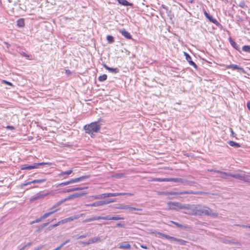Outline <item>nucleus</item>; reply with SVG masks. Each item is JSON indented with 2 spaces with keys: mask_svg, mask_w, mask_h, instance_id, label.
<instances>
[{
  "mask_svg": "<svg viewBox=\"0 0 250 250\" xmlns=\"http://www.w3.org/2000/svg\"><path fill=\"white\" fill-rule=\"evenodd\" d=\"M214 171L215 172H217L218 173L221 174L222 177L223 178H227L228 176H231L234 178H235L238 179H240L241 180L244 181L245 182H250V176L248 175H246L245 174H233L231 173H228L224 172H222L219 170H210V171Z\"/></svg>",
  "mask_w": 250,
  "mask_h": 250,
  "instance_id": "f257e3e1",
  "label": "nucleus"
},
{
  "mask_svg": "<svg viewBox=\"0 0 250 250\" xmlns=\"http://www.w3.org/2000/svg\"><path fill=\"white\" fill-rule=\"evenodd\" d=\"M203 214L211 216L214 217L218 216V213L216 212H214L210 208L198 205L197 215H202Z\"/></svg>",
  "mask_w": 250,
  "mask_h": 250,
  "instance_id": "f03ea898",
  "label": "nucleus"
},
{
  "mask_svg": "<svg viewBox=\"0 0 250 250\" xmlns=\"http://www.w3.org/2000/svg\"><path fill=\"white\" fill-rule=\"evenodd\" d=\"M101 126L97 122H93L84 126L85 132L91 135L98 132Z\"/></svg>",
  "mask_w": 250,
  "mask_h": 250,
  "instance_id": "7ed1b4c3",
  "label": "nucleus"
},
{
  "mask_svg": "<svg viewBox=\"0 0 250 250\" xmlns=\"http://www.w3.org/2000/svg\"><path fill=\"white\" fill-rule=\"evenodd\" d=\"M124 218L120 217L119 216H95L94 217L90 218L88 219H85L83 221V223H86L90 221H93L95 220H123Z\"/></svg>",
  "mask_w": 250,
  "mask_h": 250,
  "instance_id": "20e7f679",
  "label": "nucleus"
},
{
  "mask_svg": "<svg viewBox=\"0 0 250 250\" xmlns=\"http://www.w3.org/2000/svg\"><path fill=\"white\" fill-rule=\"evenodd\" d=\"M198 205L184 204L183 209H185V213L192 215H197Z\"/></svg>",
  "mask_w": 250,
  "mask_h": 250,
  "instance_id": "39448f33",
  "label": "nucleus"
},
{
  "mask_svg": "<svg viewBox=\"0 0 250 250\" xmlns=\"http://www.w3.org/2000/svg\"><path fill=\"white\" fill-rule=\"evenodd\" d=\"M52 165L51 163L50 162H46V163H34L33 165L28 166L27 165H24L21 166V170H29L35 168H38L39 166H43V165H47L48 166H50Z\"/></svg>",
  "mask_w": 250,
  "mask_h": 250,
  "instance_id": "423d86ee",
  "label": "nucleus"
},
{
  "mask_svg": "<svg viewBox=\"0 0 250 250\" xmlns=\"http://www.w3.org/2000/svg\"><path fill=\"white\" fill-rule=\"evenodd\" d=\"M168 209L170 210H179L183 209L184 204L179 202H169L167 203Z\"/></svg>",
  "mask_w": 250,
  "mask_h": 250,
  "instance_id": "0eeeda50",
  "label": "nucleus"
},
{
  "mask_svg": "<svg viewBox=\"0 0 250 250\" xmlns=\"http://www.w3.org/2000/svg\"><path fill=\"white\" fill-rule=\"evenodd\" d=\"M153 181L158 182H174L177 183H183L184 180L181 178H154L153 179Z\"/></svg>",
  "mask_w": 250,
  "mask_h": 250,
  "instance_id": "6e6552de",
  "label": "nucleus"
},
{
  "mask_svg": "<svg viewBox=\"0 0 250 250\" xmlns=\"http://www.w3.org/2000/svg\"><path fill=\"white\" fill-rule=\"evenodd\" d=\"M159 234L161 236H162V237H164L166 238L167 239L177 242L179 243L181 245H185L186 243H187V241H185V240H184L183 239H178L177 238H175V237H172V236H169L168 235H167V234H162V233H159Z\"/></svg>",
  "mask_w": 250,
  "mask_h": 250,
  "instance_id": "1a4fd4ad",
  "label": "nucleus"
},
{
  "mask_svg": "<svg viewBox=\"0 0 250 250\" xmlns=\"http://www.w3.org/2000/svg\"><path fill=\"white\" fill-rule=\"evenodd\" d=\"M88 178H89V176L86 175L81 176L79 178L71 179V180L68 181L64 182V185L66 186L70 184L78 183L83 180H84V179H88Z\"/></svg>",
  "mask_w": 250,
  "mask_h": 250,
  "instance_id": "9d476101",
  "label": "nucleus"
},
{
  "mask_svg": "<svg viewBox=\"0 0 250 250\" xmlns=\"http://www.w3.org/2000/svg\"><path fill=\"white\" fill-rule=\"evenodd\" d=\"M116 208L117 209H128L130 210H137V211H141L142 210V208H136L134 207H130L127 205H118L116 207Z\"/></svg>",
  "mask_w": 250,
  "mask_h": 250,
  "instance_id": "9b49d317",
  "label": "nucleus"
},
{
  "mask_svg": "<svg viewBox=\"0 0 250 250\" xmlns=\"http://www.w3.org/2000/svg\"><path fill=\"white\" fill-rule=\"evenodd\" d=\"M46 179H38V180H34L32 181L24 182L22 183L21 185V187L23 188L26 186L30 185L31 184H35V183H42L45 181H46Z\"/></svg>",
  "mask_w": 250,
  "mask_h": 250,
  "instance_id": "f8f14e48",
  "label": "nucleus"
},
{
  "mask_svg": "<svg viewBox=\"0 0 250 250\" xmlns=\"http://www.w3.org/2000/svg\"><path fill=\"white\" fill-rule=\"evenodd\" d=\"M184 54L185 56H186L187 61L189 62L190 65L193 66L194 68H196L197 67V65L195 64V62L192 61L191 57L187 53L184 52Z\"/></svg>",
  "mask_w": 250,
  "mask_h": 250,
  "instance_id": "ddd939ff",
  "label": "nucleus"
},
{
  "mask_svg": "<svg viewBox=\"0 0 250 250\" xmlns=\"http://www.w3.org/2000/svg\"><path fill=\"white\" fill-rule=\"evenodd\" d=\"M119 248L123 250H129L131 248V246L128 242H124L120 244Z\"/></svg>",
  "mask_w": 250,
  "mask_h": 250,
  "instance_id": "4468645a",
  "label": "nucleus"
},
{
  "mask_svg": "<svg viewBox=\"0 0 250 250\" xmlns=\"http://www.w3.org/2000/svg\"><path fill=\"white\" fill-rule=\"evenodd\" d=\"M120 32L122 34V35L127 39H131L132 36L130 34L129 32L126 31L125 29L120 30Z\"/></svg>",
  "mask_w": 250,
  "mask_h": 250,
  "instance_id": "2eb2a0df",
  "label": "nucleus"
},
{
  "mask_svg": "<svg viewBox=\"0 0 250 250\" xmlns=\"http://www.w3.org/2000/svg\"><path fill=\"white\" fill-rule=\"evenodd\" d=\"M226 68L228 69L231 68L233 70H237L238 71H242L243 72L244 71L243 68L240 67L238 65H236V64H231V65H227Z\"/></svg>",
  "mask_w": 250,
  "mask_h": 250,
  "instance_id": "dca6fc26",
  "label": "nucleus"
},
{
  "mask_svg": "<svg viewBox=\"0 0 250 250\" xmlns=\"http://www.w3.org/2000/svg\"><path fill=\"white\" fill-rule=\"evenodd\" d=\"M87 188V187H77L72 188H68L63 191V192H71L72 191H77V190H81Z\"/></svg>",
  "mask_w": 250,
  "mask_h": 250,
  "instance_id": "f3484780",
  "label": "nucleus"
},
{
  "mask_svg": "<svg viewBox=\"0 0 250 250\" xmlns=\"http://www.w3.org/2000/svg\"><path fill=\"white\" fill-rule=\"evenodd\" d=\"M170 222L174 224L175 225H176L177 227L178 228H182V229H190V227L189 226V225H181V224H180L177 222H175L174 221H170Z\"/></svg>",
  "mask_w": 250,
  "mask_h": 250,
  "instance_id": "a211bd4d",
  "label": "nucleus"
},
{
  "mask_svg": "<svg viewBox=\"0 0 250 250\" xmlns=\"http://www.w3.org/2000/svg\"><path fill=\"white\" fill-rule=\"evenodd\" d=\"M101 240V239L99 237H95L94 238H91L88 240V241L84 244L85 245H89L92 243H96L99 242Z\"/></svg>",
  "mask_w": 250,
  "mask_h": 250,
  "instance_id": "6ab92c4d",
  "label": "nucleus"
},
{
  "mask_svg": "<svg viewBox=\"0 0 250 250\" xmlns=\"http://www.w3.org/2000/svg\"><path fill=\"white\" fill-rule=\"evenodd\" d=\"M104 67L107 70H108L109 72L114 73H117L119 72V69L117 68H111L108 67L107 65H106L105 64H103Z\"/></svg>",
  "mask_w": 250,
  "mask_h": 250,
  "instance_id": "aec40b11",
  "label": "nucleus"
},
{
  "mask_svg": "<svg viewBox=\"0 0 250 250\" xmlns=\"http://www.w3.org/2000/svg\"><path fill=\"white\" fill-rule=\"evenodd\" d=\"M104 203H105L104 202V201H99L98 202H94L92 204L86 205V206L89 207H99L104 205Z\"/></svg>",
  "mask_w": 250,
  "mask_h": 250,
  "instance_id": "412c9836",
  "label": "nucleus"
},
{
  "mask_svg": "<svg viewBox=\"0 0 250 250\" xmlns=\"http://www.w3.org/2000/svg\"><path fill=\"white\" fill-rule=\"evenodd\" d=\"M122 193H119L118 192L117 193H104L103 194V198H104L105 197H115L117 196H120V195H122Z\"/></svg>",
  "mask_w": 250,
  "mask_h": 250,
  "instance_id": "4be33fe9",
  "label": "nucleus"
},
{
  "mask_svg": "<svg viewBox=\"0 0 250 250\" xmlns=\"http://www.w3.org/2000/svg\"><path fill=\"white\" fill-rule=\"evenodd\" d=\"M51 213H44L42 216H41L40 218H38L37 219L35 220V222L37 223H39L41 221H42L43 219H45V218H47L48 217H49L50 215V214Z\"/></svg>",
  "mask_w": 250,
  "mask_h": 250,
  "instance_id": "5701e85b",
  "label": "nucleus"
},
{
  "mask_svg": "<svg viewBox=\"0 0 250 250\" xmlns=\"http://www.w3.org/2000/svg\"><path fill=\"white\" fill-rule=\"evenodd\" d=\"M118 2L124 6H132V3L128 2L126 0H117Z\"/></svg>",
  "mask_w": 250,
  "mask_h": 250,
  "instance_id": "b1692460",
  "label": "nucleus"
},
{
  "mask_svg": "<svg viewBox=\"0 0 250 250\" xmlns=\"http://www.w3.org/2000/svg\"><path fill=\"white\" fill-rule=\"evenodd\" d=\"M204 14L206 17L211 22L214 23H215L217 22V21L215 19H213L212 17L208 15L206 11H205Z\"/></svg>",
  "mask_w": 250,
  "mask_h": 250,
  "instance_id": "393cba45",
  "label": "nucleus"
},
{
  "mask_svg": "<svg viewBox=\"0 0 250 250\" xmlns=\"http://www.w3.org/2000/svg\"><path fill=\"white\" fill-rule=\"evenodd\" d=\"M50 194V192H46L45 193H39L36 196V199H41L43 198L45 196H48Z\"/></svg>",
  "mask_w": 250,
  "mask_h": 250,
  "instance_id": "a878e982",
  "label": "nucleus"
},
{
  "mask_svg": "<svg viewBox=\"0 0 250 250\" xmlns=\"http://www.w3.org/2000/svg\"><path fill=\"white\" fill-rule=\"evenodd\" d=\"M73 172L72 169H70L65 171H62L60 174H59V176H62L64 175H69L71 174Z\"/></svg>",
  "mask_w": 250,
  "mask_h": 250,
  "instance_id": "bb28decb",
  "label": "nucleus"
},
{
  "mask_svg": "<svg viewBox=\"0 0 250 250\" xmlns=\"http://www.w3.org/2000/svg\"><path fill=\"white\" fill-rule=\"evenodd\" d=\"M228 144L231 146H234L235 147H240V145L239 144L237 143L234 141H230L228 142Z\"/></svg>",
  "mask_w": 250,
  "mask_h": 250,
  "instance_id": "cd10ccee",
  "label": "nucleus"
},
{
  "mask_svg": "<svg viewBox=\"0 0 250 250\" xmlns=\"http://www.w3.org/2000/svg\"><path fill=\"white\" fill-rule=\"evenodd\" d=\"M86 194H87L86 192L75 193L73 194L74 198V199L77 198H79V197H81V196H83Z\"/></svg>",
  "mask_w": 250,
  "mask_h": 250,
  "instance_id": "c85d7f7f",
  "label": "nucleus"
},
{
  "mask_svg": "<svg viewBox=\"0 0 250 250\" xmlns=\"http://www.w3.org/2000/svg\"><path fill=\"white\" fill-rule=\"evenodd\" d=\"M77 217H75L74 215V216L69 217L68 218H65L64 219L65 220L66 223H67L68 222H71L74 220L77 219Z\"/></svg>",
  "mask_w": 250,
  "mask_h": 250,
  "instance_id": "c756f323",
  "label": "nucleus"
},
{
  "mask_svg": "<svg viewBox=\"0 0 250 250\" xmlns=\"http://www.w3.org/2000/svg\"><path fill=\"white\" fill-rule=\"evenodd\" d=\"M17 25L19 27H23L24 22L23 19H20L18 21Z\"/></svg>",
  "mask_w": 250,
  "mask_h": 250,
  "instance_id": "7c9ffc66",
  "label": "nucleus"
},
{
  "mask_svg": "<svg viewBox=\"0 0 250 250\" xmlns=\"http://www.w3.org/2000/svg\"><path fill=\"white\" fill-rule=\"evenodd\" d=\"M106 39L109 43H113L114 42V39L113 37L110 35H107L106 37Z\"/></svg>",
  "mask_w": 250,
  "mask_h": 250,
  "instance_id": "2f4dec72",
  "label": "nucleus"
},
{
  "mask_svg": "<svg viewBox=\"0 0 250 250\" xmlns=\"http://www.w3.org/2000/svg\"><path fill=\"white\" fill-rule=\"evenodd\" d=\"M243 51L250 53V45H244L242 47Z\"/></svg>",
  "mask_w": 250,
  "mask_h": 250,
  "instance_id": "473e14b6",
  "label": "nucleus"
},
{
  "mask_svg": "<svg viewBox=\"0 0 250 250\" xmlns=\"http://www.w3.org/2000/svg\"><path fill=\"white\" fill-rule=\"evenodd\" d=\"M106 79H107L106 75L104 74L102 76H100L99 77L98 80L101 82H103V81H105V80H106Z\"/></svg>",
  "mask_w": 250,
  "mask_h": 250,
  "instance_id": "72a5a7b5",
  "label": "nucleus"
},
{
  "mask_svg": "<svg viewBox=\"0 0 250 250\" xmlns=\"http://www.w3.org/2000/svg\"><path fill=\"white\" fill-rule=\"evenodd\" d=\"M50 211L48 212V213L51 212V213L50 214V215H51V214H53L54 213L57 212L58 210V209H55V206H53L50 208Z\"/></svg>",
  "mask_w": 250,
  "mask_h": 250,
  "instance_id": "f704fd0d",
  "label": "nucleus"
},
{
  "mask_svg": "<svg viewBox=\"0 0 250 250\" xmlns=\"http://www.w3.org/2000/svg\"><path fill=\"white\" fill-rule=\"evenodd\" d=\"M196 193L191 191V190H188L184 192H181L178 193V194H195Z\"/></svg>",
  "mask_w": 250,
  "mask_h": 250,
  "instance_id": "c9c22d12",
  "label": "nucleus"
},
{
  "mask_svg": "<svg viewBox=\"0 0 250 250\" xmlns=\"http://www.w3.org/2000/svg\"><path fill=\"white\" fill-rule=\"evenodd\" d=\"M69 242V240H66V241H65L64 243H63L62 244H61V245L57 248L56 249L54 250H59L61 248H62V247H63L64 245H65L66 243H67L68 242Z\"/></svg>",
  "mask_w": 250,
  "mask_h": 250,
  "instance_id": "e433bc0d",
  "label": "nucleus"
},
{
  "mask_svg": "<svg viewBox=\"0 0 250 250\" xmlns=\"http://www.w3.org/2000/svg\"><path fill=\"white\" fill-rule=\"evenodd\" d=\"M66 201H67V200H66V198L61 200V201H60L59 202L57 203V206L61 205V204H62V203H63L64 202H65Z\"/></svg>",
  "mask_w": 250,
  "mask_h": 250,
  "instance_id": "4c0bfd02",
  "label": "nucleus"
},
{
  "mask_svg": "<svg viewBox=\"0 0 250 250\" xmlns=\"http://www.w3.org/2000/svg\"><path fill=\"white\" fill-rule=\"evenodd\" d=\"M93 197L95 199H103V194H100V195H96V196H93Z\"/></svg>",
  "mask_w": 250,
  "mask_h": 250,
  "instance_id": "58836bf2",
  "label": "nucleus"
},
{
  "mask_svg": "<svg viewBox=\"0 0 250 250\" xmlns=\"http://www.w3.org/2000/svg\"><path fill=\"white\" fill-rule=\"evenodd\" d=\"M87 236H89V235L88 234H84V235H80V236H78L77 237V239H80L84 238L86 237Z\"/></svg>",
  "mask_w": 250,
  "mask_h": 250,
  "instance_id": "ea45409f",
  "label": "nucleus"
},
{
  "mask_svg": "<svg viewBox=\"0 0 250 250\" xmlns=\"http://www.w3.org/2000/svg\"><path fill=\"white\" fill-rule=\"evenodd\" d=\"M61 225V224H59V222H58L57 223H56V224H54V225H53L52 226H50V227L49 228V229H53V228H55V227H57L58 226H59V225Z\"/></svg>",
  "mask_w": 250,
  "mask_h": 250,
  "instance_id": "a19ab883",
  "label": "nucleus"
},
{
  "mask_svg": "<svg viewBox=\"0 0 250 250\" xmlns=\"http://www.w3.org/2000/svg\"><path fill=\"white\" fill-rule=\"evenodd\" d=\"M66 198L67 201L74 199V195H73V194L70 195Z\"/></svg>",
  "mask_w": 250,
  "mask_h": 250,
  "instance_id": "79ce46f5",
  "label": "nucleus"
},
{
  "mask_svg": "<svg viewBox=\"0 0 250 250\" xmlns=\"http://www.w3.org/2000/svg\"><path fill=\"white\" fill-rule=\"evenodd\" d=\"M85 216V214H83V213H82V214H78V215H74V216H75V217H77V219H78L80 218V217H83V216Z\"/></svg>",
  "mask_w": 250,
  "mask_h": 250,
  "instance_id": "37998d69",
  "label": "nucleus"
},
{
  "mask_svg": "<svg viewBox=\"0 0 250 250\" xmlns=\"http://www.w3.org/2000/svg\"><path fill=\"white\" fill-rule=\"evenodd\" d=\"M114 201H115L114 200H108V201H104V202L105 203L104 205H106V204H108L109 203L114 202Z\"/></svg>",
  "mask_w": 250,
  "mask_h": 250,
  "instance_id": "c03bdc74",
  "label": "nucleus"
},
{
  "mask_svg": "<svg viewBox=\"0 0 250 250\" xmlns=\"http://www.w3.org/2000/svg\"><path fill=\"white\" fill-rule=\"evenodd\" d=\"M2 83H5V84H7L8 85H9L10 86H13V84L12 83H11L10 82H7L5 80H3L2 81Z\"/></svg>",
  "mask_w": 250,
  "mask_h": 250,
  "instance_id": "a18cd8bd",
  "label": "nucleus"
},
{
  "mask_svg": "<svg viewBox=\"0 0 250 250\" xmlns=\"http://www.w3.org/2000/svg\"><path fill=\"white\" fill-rule=\"evenodd\" d=\"M21 55L23 56V57H25L27 58H29V55H27V54H26L25 53L22 52L21 53Z\"/></svg>",
  "mask_w": 250,
  "mask_h": 250,
  "instance_id": "49530a36",
  "label": "nucleus"
},
{
  "mask_svg": "<svg viewBox=\"0 0 250 250\" xmlns=\"http://www.w3.org/2000/svg\"><path fill=\"white\" fill-rule=\"evenodd\" d=\"M122 194H122L121 195H128V196H133L134 195V194L133 193H121Z\"/></svg>",
  "mask_w": 250,
  "mask_h": 250,
  "instance_id": "de8ad7c7",
  "label": "nucleus"
},
{
  "mask_svg": "<svg viewBox=\"0 0 250 250\" xmlns=\"http://www.w3.org/2000/svg\"><path fill=\"white\" fill-rule=\"evenodd\" d=\"M6 128L7 129H10V130H14L15 129L14 127L13 126H10V125H8L6 127Z\"/></svg>",
  "mask_w": 250,
  "mask_h": 250,
  "instance_id": "09e8293b",
  "label": "nucleus"
},
{
  "mask_svg": "<svg viewBox=\"0 0 250 250\" xmlns=\"http://www.w3.org/2000/svg\"><path fill=\"white\" fill-rule=\"evenodd\" d=\"M65 223H66V222H65V220L64 219L59 221V224H60L61 225L64 224Z\"/></svg>",
  "mask_w": 250,
  "mask_h": 250,
  "instance_id": "8fccbe9b",
  "label": "nucleus"
},
{
  "mask_svg": "<svg viewBox=\"0 0 250 250\" xmlns=\"http://www.w3.org/2000/svg\"><path fill=\"white\" fill-rule=\"evenodd\" d=\"M116 226H117V227H122V228H123V227H124V225H123V224H121V223H117V224H116Z\"/></svg>",
  "mask_w": 250,
  "mask_h": 250,
  "instance_id": "3c124183",
  "label": "nucleus"
},
{
  "mask_svg": "<svg viewBox=\"0 0 250 250\" xmlns=\"http://www.w3.org/2000/svg\"><path fill=\"white\" fill-rule=\"evenodd\" d=\"M42 248V246H40L37 248H36L34 249V250H41Z\"/></svg>",
  "mask_w": 250,
  "mask_h": 250,
  "instance_id": "603ef678",
  "label": "nucleus"
},
{
  "mask_svg": "<svg viewBox=\"0 0 250 250\" xmlns=\"http://www.w3.org/2000/svg\"><path fill=\"white\" fill-rule=\"evenodd\" d=\"M248 108L250 110V102H248L247 104Z\"/></svg>",
  "mask_w": 250,
  "mask_h": 250,
  "instance_id": "864d4df0",
  "label": "nucleus"
},
{
  "mask_svg": "<svg viewBox=\"0 0 250 250\" xmlns=\"http://www.w3.org/2000/svg\"><path fill=\"white\" fill-rule=\"evenodd\" d=\"M4 43L5 44H6L7 48H9L10 46V44L9 43H8L7 42H4Z\"/></svg>",
  "mask_w": 250,
  "mask_h": 250,
  "instance_id": "5fc2aeb1",
  "label": "nucleus"
},
{
  "mask_svg": "<svg viewBox=\"0 0 250 250\" xmlns=\"http://www.w3.org/2000/svg\"><path fill=\"white\" fill-rule=\"evenodd\" d=\"M230 132H231V133L232 136L233 137H234V134H235V133H234V132H233V131L232 129L230 128Z\"/></svg>",
  "mask_w": 250,
  "mask_h": 250,
  "instance_id": "6e6d98bb",
  "label": "nucleus"
},
{
  "mask_svg": "<svg viewBox=\"0 0 250 250\" xmlns=\"http://www.w3.org/2000/svg\"><path fill=\"white\" fill-rule=\"evenodd\" d=\"M141 247L145 249H147V247L146 246L141 245Z\"/></svg>",
  "mask_w": 250,
  "mask_h": 250,
  "instance_id": "4d7b16f0",
  "label": "nucleus"
},
{
  "mask_svg": "<svg viewBox=\"0 0 250 250\" xmlns=\"http://www.w3.org/2000/svg\"><path fill=\"white\" fill-rule=\"evenodd\" d=\"M59 186H61V187H62V186H64V182H62V183H60L59 185Z\"/></svg>",
  "mask_w": 250,
  "mask_h": 250,
  "instance_id": "13d9d810",
  "label": "nucleus"
},
{
  "mask_svg": "<svg viewBox=\"0 0 250 250\" xmlns=\"http://www.w3.org/2000/svg\"><path fill=\"white\" fill-rule=\"evenodd\" d=\"M243 228H249V227H250V226H246V225H242L241 226Z\"/></svg>",
  "mask_w": 250,
  "mask_h": 250,
  "instance_id": "bf43d9fd",
  "label": "nucleus"
},
{
  "mask_svg": "<svg viewBox=\"0 0 250 250\" xmlns=\"http://www.w3.org/2000/svg\"><path fill=\"white\" fill-rule=\"evenodd\" d=\"M37 199H36V197H34L32 198L31 199V200H31V201H34V200H37Z\"/></svg>",
  "mask_w": 250,
  "mask_h": 250,
  "instance_id": "052dcab7",
  "label": "nucleus"
},
{
  "mask_svg": "<svg viewBox=\"0 0 250 250\" xmlns=\"http://www.w3.org/2000/svg\"><path fill=\"white\" fill-rule=\"evenodd\" d=\"M231 44L235 47V45H236V43L234 42H232Z\"/></svg>",
  "mask_w": 250,
  "mask_h": 250,
  "instance_id": "680f3d73",
  "label": "nucleus"
},
{
  "mask_svg": "<svg viewBox=\"0 0 250 250\" xmlns=\"http://www.w3.org/2000/svg\"><path fill=\"white\" fill-rule=\"evenodd\" d=\"M34 223H36L35 222V220L32 221V222L30 223V224H31V225H32V224H34Z\"/></svg>",
  "mask_w": 250,
  "mask_h": 250,
  "instance_id": "e2e57ef3",
  "label": "nucleus"
},
{
  "mask_svg": "<svg viewBox=\"0 0 250 250\" xmlns=\"http://www.w3.org/2000/svg\"><path fill=\"white\" fill-rule=\"evenodd\" d=\"M47 225H48V223H44V224H43V227H45V226H46Z\"/></svg>",
  "mask_w": 250,
  "mask_h": 250,
  "instance_id": "0e129e2a",
  "label": "nucleus"
},
{
  "mask_svg": "<svg viewBox=\"0 0 250 250\" xmlns=\"http://www.w3.org/2000/svg\"><path fill=\"white\" fill-rule=\"evenodd\" d=\"M53 206H55V208H56L58 207L59 206H57V203H56Z\"/></svg>",
  "mask_w": 250,
  "mask_h": 250,
  "instance_id": "69168bd1",
  "label": "nucleus"
},
{
  "mask_svg": "<svg viewBox=\"0 0 250 250\" xmlns=\"http://www.w3.org/2000/svg\"><path fill=\"white\" fill-rule=\"evenodd\" d=\"M30 244H31V243H29V244H28L27 245H25V246H26V247L27 246H30Z\"/></svg>",
  "mask_w": 250,
  "mask_h": 250,
  "instance_id": "338daca9",
  "label": "nucleus"
},
{
  "mask_svg": "<svg viewBox=\"0 0 250 250\" xmlns=\"http://www.w3.org/2000/svg\"><path fill=\"white\" fill-rule=\"evenodd\" d=\"M242 5H243V4H241L240 5V6H241V7H243V6H242Z\"/></svg>",
  "mask_w": 250,
  "mask_h": 250,
  "instance_id": "774afa93",
  "label": "nucleus"
}]
</instances>
